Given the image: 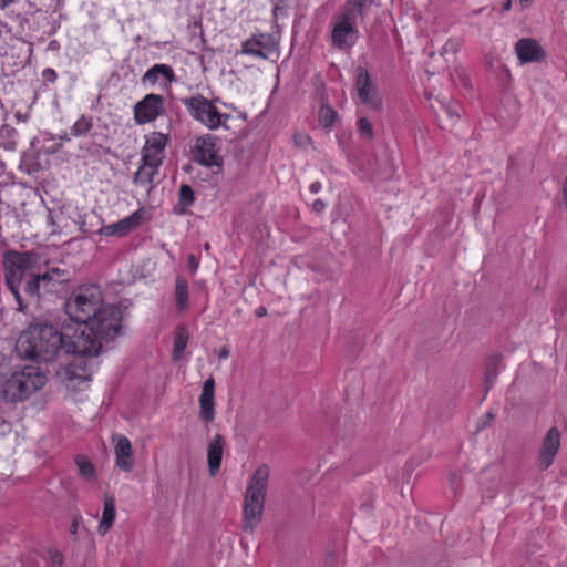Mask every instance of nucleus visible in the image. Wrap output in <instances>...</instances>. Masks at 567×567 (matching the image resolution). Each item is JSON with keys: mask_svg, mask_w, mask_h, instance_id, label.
<instances>
[{"mask_svg": "<svg viewBox=\"0 0 567 567\" xmlns=\"http://www.w3.org/2000/svg\"><path fill=\"white\" fill-rule=\"evenodd\" d=\"M63 336L44 320L31 321L17 339L16 350L19 357L50 362L61 355Z\"/></svg>", "mask_w": 567, "mask_h": 567, "instance_id": "f257e3e1", "label": "nucleus"}, {"mask_svg": "<svg viewBox=\"0 0 567 567\" xmlns=\"http://www.w3.org/2000/svg\"><path fill=\"white\" fill-rule=\"evenodd\" d=\"M270 478V467L260 464L248 477L243 501V528L254 532L261 523Z\"/></svg>", "mask_w": 567, "mask_h": 567, "instance_id": "f03ea898", "label": "nucleus"}, {"mask_svg": "<svg viewBox=\"0 0 567 567\" xmlns=\"http://www.w3.org/2000/svg\"><path fill=\"white\" fill-rule=\"evenodd\" d=\"M48 381L47 374L37 365H25L3 377L0 391L9 402L23 401L41 390Z\"/></svg>", "mask_w": 567, "mask_h": 567, "instance_id": "7ed1b4c3", "label": "nucleus"}, {"mask_svg": "<svg viewBox=\"0 0 567 567\" xmlns=\"http://www.w3.org/2000/svg\"><path fill=\"white\" fill-rule=\"evenodd\" d=\"M37 265L38 257L32 252L8 251L3 256L6 285L13 295L19 311H24L27 308L20 288L35 272Z\"/></svg>", "mask_w": 567, "mask_h": 567, "instance_id": "20e7f679", "label": "nucleus"}, {"mask_svg": "<svg viewBox=\"0 0 567 567\" xmlns=\"http://www.w3.org/2000/svg\"><path fill=\"white\" fill-rule=\"evenodd\" d=\"M103 305L101 288L96 285H84L68 299L65 310L73 321L86 324Z\"/></svg>", "mask_w": 567, "mask_h": 567, "instance_id": "39448f33", "label": "nucleus"}, {"mask_svg": "<svg viewBox=\"0 0 567 567\" xmlns=\"http://www.w3.org/2000/svg\"><path fill=\"white\" fill-rule=\"evenodd\" d=\"M61 334L63 336L61 354H72L75 359L83 360L95 358L101 351V340L89 330L86 324L79 323L75 328L66 327Z\"/></svg>", "mask_w": 567, "mask_h": 567, "instance_id": "423d86ee", "label": "nucleus"}, {"mask_svg": "<svg viewBox=\"0 0 567 567\" xmlns=\"http://www.w3.org/2000/svg\"><path fill=\"white\" fill-rule=\"evenodd\" d=\"M359 18L361 17L346 8L332 17L330 21V42L332 48L348 51L355 45L360 37L358 28Z\"/></svg>", "mask_w": 567, "mask_h": 567, "instance_id": "0eeeda50", "label": "nucleus"}, {"mask_svg": "<svg viewBox=\"0 0 567 567\" xmlns=\"http://www.w3.org/2000/svg\"><path fill=\"white\" fill-rule=\"evenodd\" d=\"M183 104L188 111L189 115L198 123L204 125L210 131H216L220 127L228 128L227 122L230 115L221 113L214 101L197 94L183 100Z\"/></svg>", "mask_w": 567, "mask_h": 567, "instance_id": "6e6552de", "label": "nucleus"}, {"mask_svg": "<svg viewBox=\"0 0 567 567\" xmlns=\"http://www.w3.org/2000/svg\"><path fill=\"white\" fill-rule=\"evenodd\" d=\"M68 281V272L60 268H51L43 274L35 271L25 280L23 291L31 301L39 302L47 295L56 292Z\"/></svg>", "mask_w": 567, "mask_h": 567, "instance_id": "1a4fd4ad", "label": "nucleus"}, {"mask_svg": "<svg viewBox=\"0 0 567 567\" xmlns=\"http://www.w3.org/2000/svg\"><path fill=\"white\" fill-rule=\"evenodd\" d=\"M121 309L114 305L104 303L86 326L100 340L112 339L121 329Z\"/></svg>", "mask_w": 567, "mask_h": 567, "instance_id": "9d476101", "label": "nucleus"}, {"mask_svg": "<svg viewBox=\"0 0 567 567\" xmlns=\"http://www.w3.org/2000/svg\"><path fill=\"white\" fill-rule=\"evenodd\" d=\"M93 370L92 363L74 359L72 363L61 367L56 377L68 391L76 392L89 388Z\"/></svg>", "mask_w": 567, "mask_h": 567, "instance_id": "9b49d317", "label": "nucleus"}, {"mask_svg": "<svg viewBox=\"0 0 567 567\" xmlns=\"http://www.w3.org/2000/svg\"><path fill=\"white\" fill-rule=\"evenodd\" d=\"M193 155L195 161L203 166L223 165V156L220 155L219 140L210 134L198 136L193 146Z\"/></svg>", "mask_w": 567, "mask_h": 567, "instance_id": "f8f14e48", "label": "nucleus"}, {"mask_svg": "<svg viewBox=\"0 0 567 567\" xmlns=\"http://www.w3.org/2000/svg\"><path fill=\"white\" fill-rule=\"evenodd\" d=\"M164 110V100L158 94H147L134 106V120L143 125L154 122Z\"/></svg>", "mask_w": 567, "mask_h": 567, "instance_id": "ddd939ff", "label": "nucleus"}, {"mask_svg": "<svg viewBox=\"0 0 567 567\" xmlns=\"http://www.w3.org/2000/svg\"><path fill=\"white\" fill-rule=\"evenodd\" d=\"M169 137L161 132H151L145 135V143L141 151V158L150 163L162 165L165 157V148Z\"/></svg>", "mask_w": 567, "mask_h": 567, "instance_id": "4468645a", "label": "nucleus"}, {"mask_svg": "<svg viewBox=\"0 0 567 567\" xmlns=\"http://www.w3.org/2000/svg\"><path fill=\"white\" fill-rule=\"evenodd\" d=\"M277 51L276 43L268 34H257L246 40L241 53L267 60Z\"/></svg>", "mask_w": 567, "mask_h": 567, "instance_id": "2eb2a0df", "label": "nucleus"}, {"mask_svg": "<svg viewBox=\"0 0 567 567\" xmlns=\"http://www.w3.org/2000/svg\"><path fill=\"white\" fill-rule=\"evenodd\" d=\"M112 442L114 444L115 465L122 472H132L135 465V457L131 441L126 436L117 434L113 436Z\"/></svg>", "mask_w": 567, "mask_h": 567, "instance_id": "dca6fc26", "label": "nucleus"}, {"mask_svg": "<svg viewBox=\"0 0 567 567\" xmlns=\"http://www.w3.org/2000/svg\"><path fill=\"white\" fill-rule=\"evenodd\" d=\"M355 87L362 103L379 109L382 100L373 85L368 71L363 68L357 69Z\"/></svg>", "mask_w": 567, "mask_h": 567, "instance_id": "f3484780", "label": "nucleus"}, {"mask_svg": "<svg viewBox=\"0 0 567 567\" xmlns=\"http://www.w3.org/2000/svg\"><path fill=\"white\" fill-rule=\"evenodd\" d=\"M199 402V417L205 423H212L215 420V380L208 378L202 388V393L198 399Z\"/></svg>", "mask_w": 567, "mask_h": 567, "instance_id": "a211bd4d", "label": "nucleus"}, {"mask_svg": "<svg viewBox=\"0 0 567 567\" xmlns=\"http://www.w3.org/2000/svg\"><path fill=\"white\" fill-rule=\"evenodd\" d=\"M515 52L520 63L539 62L545 59V51L539 43L530 38H523L515 44Z\"/></svg>", "mask_w": 567, "mask_h": 567, "instance_id": "6ab92c4d", "label": "nucleus"}, {"mask_svg": "<svg viewBox=\"0 0 567 567\" xmlns=\"http://www.w3.org/2000/svg\"><path fill=\"white\" fill-rule=\"evenodd\" d=\"M143 214L144 213L142 209H137L130 216L121 219L120 221L104 226L101 229V234L104 236H126L141 225Z\"/></svg>", "mask_w": 567, "mask_h": 567, "instance_id": "aec40b11", "label": "nucleus"}, {"mask_svg": "<svg viewBox=\"0 0 567 567\" xmlns=\"http://www.w3.org/2000/svg\"><path fill=\"white\" fill-rule=\"evenodd\" d=\"M560 446V433L557 429L553 427L548 431L544 439L543 446L540 450V461L545 467H548Z\"/></svg>", "mask_w": 567, "mask_h": 567, "instance_id": "412c9836", "label": "nucleus"}, {"mask_svg": "<svg viewBox=\"0 0 567 567\" xmlns=\"http://www.w3.org/2000/svg\"><path fill=\"white\" fill-rule=\"evenodd\" d=\"M161 165L150 163L141 158V164L134 174V184L150 192L153 187L154 177L158 174Z\"/></svg>", "mask_w": 567, "mask_h": 567, "instance_id": "4be33fe9", "label": "nucleus"}, {"mask_svg": "<svg viewBox=\"0 0 567 567\" xmlns=\"http://www.w3.org/2000/svg\"><path fill=\"white\" fill-rule=\"evenodd\" d=\"M224 452V441L220 434H216L207 447V463L209 474L215 476L220 468Z\"/></svg>", "mask_w": 567, "mask_h": 567, "instance_id": "5701e85b", "label": "nucleus"}, {"mask_svg": "<svg viewBox=\"0 0 567 567\" xmlns=\"http://www.w3.org/2000/svg\"><path fill=\"white\" fill-rule=\"evenodd\" d=\"M116 517L115 502L112 496L106 495L103 503L101 520L97 525V533L104 536L112 528Z\"/></svg>", "mask_w": 567, "mask_h": 567, "instance_id": "b1692460", "label": "nucleus"}, {"mask_svg": "<svg viewBox=\"0 0 567 567\" xmlns=\"http://www.w3.org/2000/svg\"><path fill=\"white\" fill-rule=\"evenodd\" d=\"M161 78H164L168 83L176 80L173 69L166 64H155L146 71L143 75V82L155 84Z\"/></svg>", "mask_w": 567, "mask_h": 567, "instance_id": "393cba45", "label": "nucleus"}, {"mask_svg": "<svg viewBox=\"0 0 567 567\" xmlns=\"http://www.w3.org/2000/svg\"><path fill=\"white\" fill-rule=\"evenodd\" d=\"M189 339L188 331L185 327L181 326L176 328L174 332V342H173V351H172V359L175 362H178L182 360L184 355V351L187 347Z\"/></svg>", "mask_w": 567, "mask_h": 567, "instance_id": "a878e982", "label": "nucleus"}, {"mask_svg": "<svg viewBox=\"0 0 567 567\" xmlns=\"http://www.w3.org/2000/svg\"><path fill=\"white\" fill-rule=\"evenodd\" d=\"M75 464L83 480H85L89 483H93L97 480L95 467L86 456L76 455Z\"/></svg>", "mask_w": 567, "mask_h": 567, "instance_id": "bb28decb", "label": "nucleus"}, {"mask_svg": "<svg viewBox=\"0 0 567 567\" xmlns=\"http://www.w3.org/2000/svg\"><path fill=\"white\" fill-rule=\"evenodd\" d=\"M175 297L177 309L179 311L186 310L188 307V285L186 280L181 278L176 279Z\"/></svg>", "mask_w": 567, "mask_h": 567, "instance_id": "cd10ccee", "label": "nucleus"}, {"mask_svg": "<svg viewBox=\"0 0 567 567\" xmlns=\"http://www.w3.org/2000/svg\"><path fill=\"white\" fill-rule=\"evenodd\" d=\"M337 112L329 105L322 104L319 110V122L326 128H331L337 122Z\"/></svg>", "mask_w": 567, "mask_h": 567, "instance_id": "c85d7f7f", "label": "nucleus"}, {"mask_svg": "<svg viewBox=\"0 0 567 567\" xmlns=\"http://www.w3.org/2000/svg\"><path fill=\"white\" fill-rule=\"evenodd\" d=\"M374 0H349L344 8L363 18L365 10L371 7Z\"/></svg>", "mask_w": 567, "mask_h": 567, "instance_id": "c756f323", "label": "nucleus"}, {"mask_svg": "<svg viewBox=\"0 0 567 567\" xmlns=\"http://www.w3.org/2000/svg\"><path fill=\"white\" fill-rule=\"evenodd\" d=\"M443 112L446 115V117L449 118V121L451 122V124L453 125L461 117L462 106L455 102L446 103V104H443Z\"/></svg>", "mask_w": 567, "mask_h": 567, "instance_id": "7c9ffc66", "label": "nucleus"}, {"mask_svg": "<svg viewBox=\"0 0 567 567\" xmlns=\"http://www.w3.org/2000/svg\"><path fill=\"white\" fill-rule=\"evenodd\" d=\"M358 131L362 138L372 140L373 138V128L371 123L365 118L361 117L358 122Z\"/></svg>", "mask_w": 567, "mask_h": 567, "instance_id": "2f4dec72", "label": "nucleus"}, {"mask_svg": "<svg viewBox=\"0 0 567 567\" xmlns=\"http://www.w3.org/2000/svg\"><path fill=\"white\" fill-rule=\"evenodd\" d=\"M92 125L85 117L79 118L72 126V134L81 136L86 134L91 130Z\"/></svg>", "mask_w": 567, "mask_h": 567, "instance_id": "473e14b6", "label": "nucleus"}, {"mask_svg": "<svg viewBox=\"0 0 567 567\" xmlns=\"http://www.w3.org/2000/svg\"><path fill=\"white\" fill-rule=\"evenodd\" d=\"M292 140H293V144L299 147V148H308L310 147L311 145V137L308 133L306 132H296L292 136Z\"/></svg>", "mask_w": 567, "mask_h": 567, "instance_id": "72a5a7b5", "label": "nucleus"}, {"mask_svg": "<svg viewBox=\"0 0 567 567\" xmlns=\"http://www.w3.org/2000/svg\"><path fill=\"white\" fill-rule=\"evenodd\" d=\"M179 202L183 206H189L194 202V192L190 186L182 185L179 188Z\"/></svg>", "mask_w": 567, "mask_h": 567, "instance_id": "f704fd0d", "label": "nucleus"}, {"mask_svg": "<svg viewBox=\"0 0 567 567\" xmlns=\"http://www.w3.org/2000/svg\"><path fill=\"white\" fill-rule=\"evenodd\" d=\"M50 559L52 567H61L63 563V556L61 553L54 550L50 553Z\"/></svg>", "mask_w": 567, "mask_h": 567, "instance_id": "c9c22d12", "label": "nucleus"}, {"mask_svg": "<svg viewBox=\"0 0 567 567\" xmlns=\"http://www.w3.org/2000/svg\"><path fill=\"white\" fill-rule=\"evenodd\" d=\"M80 523H81V516L80 515L74 516L72 519L71 526H70L71 535H73V536L76 535V533L79 530Z\"/></svg>", "mask_w": 567, "mask_h": 567, "instance_id": "e433bc0d", "label": "nucleus"}, {"mask_svg": "<svg viewBox=\"0 0 567 567\" xmlns=\"http://www.w3.org/2000/svg\"><path fill=\"white\" fill-rule=\"evenodd\" d=\"M217 355H218V359H219V360H226V359H228V358H229V355H230V350H229V348H228V347H223V348H220V349H219V351H218V353H217Z\"/></svg>", "mask_w": 567, "mask_h": 567, "instance_id": "4c0bfd02", "label": "nucleus"}, {"mask_svg": "<svg viewBox=\"0 0 567 567\" xmlns=\"http://www.w3.org/2000/svg\"><path fill=\"white\" fill-rule=\"evenodd\" d=\"M188 266L193 271H196L198 268V260L195 258L194 255H190L188 257Z\"/></svg>", "mask_w": 567, "mask_h": 567, "instance_id": "58836bf2", "label": "nucleus"}, {"mask_svg": "<svg viewBox=\"0 0 567 567\" xmlns=\"http://www.w3.org/2000/svg\"><path fill=\"white\" fill-rule=\"evenodd\" d=\"M322 185L320 182H315L309 186V189L312 194H317L321 190Z\"/></svg>", "mask_w": 567, "mask_h": 567, "instance_id": "ea45409f", "label": "nucleus"}, {"mask_svg": "<svg viewBox=\"0 0 567 567\" xmlns=\"http://www.w3.org/2000/svg\"><path fill=\"white\" fill-rule=\"evenodd\" d=\"M312 207L317 212H322L326 208V205L322 200L317 199L313 202Z\"/></svg>", "mask_w": 567, "mask_h": 567, "instance_id": "a19ab883", "label": "nucleus"}, {"mask_svg": "<svg viewBox=\"0 0 567 567\" xmlns=\"http://www.w3.org/2000/svg\"><path fill=\"white\" fill-rule=\"evenodd\" d=\"M563 203L567 207V174L563 183Z\"/></svg>", "mask_w": 567, "mask_h": 567, "instance_id": "79ce46f5", "label": "nucleus"}, {"mask_svg": "<svg viewBox=\"0 0 567 567\" xmlns=\"http://www.w3.org/2000/svg\"><path fill=\"white\" fill-rule=\"evenodd\" d=\"M16 0H0V9H6L12 4Z\"/></svg>", "mask_w": 567, "mask_h": 567, "instance_id": "37998d69", "label": "nucleus"}, {"mask_svg": "<svg viewBox=\"0 0 567 567\" xmlns=\"http://www.w3.org/2000/svg\"><path fill=\"white\" fill-rule=\"evenodd\" d=\"M266 312H267V311H266V309H265L264 307H259V308L256 310V315H257L258 317H262V316H265V315H266Z\"/></svg>", "mask_w": 567, "mask_h": 567, "instance_id": "c03bdc74", "label": "nucleus"}, {"mask_svg": "<svg viewBox=\"0 0 567 567\" xmlns=\"http://www.w3.org/2000/svg\"><path fill=\"white\" fill-rule=\"evenodd\" d=\"M44 73H45V74H49V76H52V78H55V76H56V75H55L54 70H52V69H47V70L44 71Z\"/></svg>", "mask_w": 567, "mask_h": 567, "instance_id": "a18cd8bd", "label": "nucleus"}, {"mask_svg": "<svg viewBox=\"0 0 567 567\" xmlns=\"http://www.w3.org/2000/svg\"><path fill=\"white\" fill-rule=\"evenodd\" d=\"M504 10H509L511 8V0H507L504 6H503Z\"/></svg>", "mask_w": 567, "mask_h": 567, "instance_id": "49530a36", "label": "nucleus"}, {"mask_svg": "<svg viewBox=\"0 0 567 567\" xmlns=\"http://www.w3.org/2000/svg\"><path fill=\"white\" fill-rule=\"evenodd\" d=\"M530 0H520V2H529Z\"/></svg>", "mask_w": 567, "mask_h": 567, "instance_id": "de8ad7c7", "label": "nucleus"}]
</instances>
